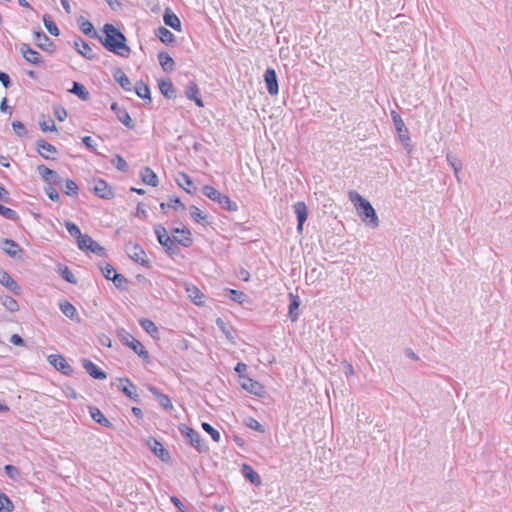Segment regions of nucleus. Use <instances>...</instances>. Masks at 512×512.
Masks as SVG:
<instances>
[{"instance_id":"1","label":"nucleus","mask_w":512,"mask_h":512,"mask_svg":"<svg viewBox=\"0 0 512 512\" xmlns=\"http://www.w3.org/2000/svg\"><path fill=\"white\" fill-rule=\"evenodd\" d=\"M103 36L97 39L109 51L121 57H129L131 49L126 44L125 35L113 24L106 23L102 28Z\"/></svg>"},{"instance_id":"2","label":"nucleus","mask_w":512,"mask_h":512,"mask_svg":"<svg viewBox=\"0 0 512 512\" xmlns=\"http://www.w3.org/2000/svg\"><path fill=\"white\" fill-rule=\"evenodd\" d=\"M349 199L354 203L361 219L372 228L379 226V219L371 203L363 198L358 192L350 191Z\"/></svg>"},{"instance_id":"3","label":"nucleus","mask_w":512,"mask_h":512,"mask_svg":"<svg viewBox=\"0 0 512 512\" xmlns=\"http://www.w3.org/2000/svg\"><path fill=\"white\" fill-rule=\"evenodd\" d=\"M118 337L124 345L131 348L143 361H150V354L144 345L124 328L118 330Z\"/></svg>"},{"instance_id":"4","label":"nucleus","mask_w":512,"mask_h":512,"mask_svg":"<svg viewBox=\"0 0 512 512\" xmlns=\"http://www.w3.org/2000/svg\"><path fill=\"white\" fill-rule=\"evenodd\" d=\"M203 194L209 198L210 200L217 202L221 208L227 211H237L238 205L236 202L232 201L227 195L219 192L211 185H205L202 188Z\"/></svg>"},{"instance_id":"5","label":"nucleus","mask_w":512,"mask_h":512,"mask_svg":"<svg viewBox=\"0 0 512 512\" xmlns=\"http://www.w3.org/2000/svg\"><path fill=\"white\" fill-rule=\"evenodd\" d=\"M179 431L183 436L189 439L190 445L193 446L198 452L203 453L208 451L209 448L203 442L199 432L185 424H181L179 426Z\"/></svg>"},{"instance_id":"6","label":"nucleus","mask_w":512,"mask_h":512,"mask_svg":"<svg viewBox=\"0 0 512 512\" xmlns=\"http://www.w3.org/2000/svg\"><path fill=\"white\" fill-rule=\"evenodd\" d=\"M125 252L130 259L141 264L142 266L148 267L149 261L145 259L146 253L144 249L137 243L127 242L125 244Z\"/></svg>"},{"instance_id":"7","label":"nucleus","mask_w":512,"mask_h":512,"mask_svg":"<svg viewBox=\"0 0 512 512\" xmlns=\"http://www.w3.org/2000/svg\"><path fill=\"white\" fill-rule=\"evenodd\" d=\"M36 169L41 179L47 184V186L62 185V178L57 171L48 168L44 164L38 165Z\"/></svg>"},{"instance_id":"8","label":"nucleus","mask_w":512,"mask_h":512,"mask_svg":"<svg viewBox=\"0 0 512 512\" xmlns=\"http://www.w3.org/2000/svg\"><path fill=\"white\" fill-rule=\"evenodd\" d=\"M92 184L90 190L99 198L109 200L114 197L112 187L105 180L97 178L92 181Z\"/></svg>"},{"instance_id":"9","label":"nucleus","mask_w":512,"mask_h":512,"mask_svg":"<svg viewBox=\"0 0 512 512\" xmlns=\"http://www.w3.org/2000/svg\"><path fill=\"white\" fill-rule=\"evenodd\" d=\"M47 360L50 365L64 375L70 376L74 372L72 366L67 362L65 357L60 354H51L48 356Z\"/></svg>"},{"instance_id":"10","label":"nucleus","mask_w":512,"mask_h":512,"mask_svg":"<svg viewBox=\"0 0 512 512\" xmlns=\"http://www.w3.org/2000/svg\"><path fill=\"white\" fill-rule=\"evenodd\" d=\"M391 117H392L395 129L398 133L400 141L402 142V144L404 146H408L409 142H410V136H409V131H408L407 127L405 126L403 119L395 111L391 112Z\"/></svg>"},{"instance_id":"11","label":"nucleus","mask_w":512,"mask_h":512,"mask_svg":"<svg viewBox=\"0 0 512 512\" xmlns=\"http://www.w3.org/2000/svg\"><path fill=\"white\" fill-rule=\"evenodd\" d=\"M19 50L27 62L36 66L44 65V61L41 54L36 50L32 49L29 44L22 43L20 45Z\"/></svg>"},{"instance_id":"12","label":"nucleus","mask_w":512,"mask_h":512,"mask_svg":"<svg viewBox=\"0 0 512 512\" xmlns=\"http://www.w3.org/2000/svg\"><path fill=\"white\" fill-rule=\"evenodd\" d=\"M171 233L173 235L172 238L175 239L177 244L183 246V247H190L193 243V239L191 237V231L187 227L183 228H173L171 230Z\"/></svg>"},{"instance_id":"13","label":"nucleus","mask_w":512,"mask_h":512,"mask_svg":"<svg viewBox=\"0 0 512 512\" xmlns=\"http://www.w3.org/2000/svg\"><path fill=\"white\" fill-rule=\"evenodd\" d=\"M119 382L118 388L123 394L134 402H140V395L137 393V388L129 378H120Z\"/></svg>"},{"instance_id":"14","label":"nucleus","mask_w":512,"mask_h":512,"mask_svg":"<svg viewBox=\"0 0 512 512\" xmlns=\"http://www.w3.org/2000/svg\"><path fill=\"white\" fill-rule=\"evenodd\" d=\"M34 40L41 50L49 53L55 52L56 45L42 30L34 32Z\"/></svg>"},{"instance_id":"15","label":"nucleus","mask_w":512,"mask_h":512,"mask_svg":"<svg viewBox=\"0 0 512 512\" xmlns=\"http://www.w3.org/2000/svg\"><path fill=\"white\" fill-rule=\"evenodd\" d=\"M264 82L266 89L271 96L277 95L279 92L278 78L273 68H267L264 72Z\"/></svg>"},{"instance_id":"16","label":"nucleus","mask_w":512,"mask_h":512,"mask_svg":"<svg viewBox=\"0 0 512 512\" xmlns=\"http://www.w3.org/2000/svg\"><path fill=\"white\" fill-rule=\"evenodd\" d=\"M147 445L153 451V453L161 459L163 462H169L171 459L170 453L166 448H164L163 444L159 442L157 439L150 437L147 440Z\"/></svg>"},{"instance_id":"17","label":"nucleus","mask_w":512,"mask_h":512,"mask_svg":"<svg viewBox=\"0 0 512 512\" xmlns=\"http://www.w3.org/2000/svg\"><path fill=\"white\" fill-rule=\"evenodd\" d=\"M111 110L116 114L118 120L127 128L133 129L135 127V124L128 111L125 108L120 107L118 103L113 102L111 104Z\"/></svg>"},{"instance_id":"18","label":"nucleus","mask_w":512,"mask_h":512,"mask_svg":"<svg viewBox=\"0 0 512 512\" xmlns=\"http://www.w3.org/2000/svg\"><path fill=\"white\" fill-rule=\"evenodd\" d=\"M294 213L297 218V231L301 233L303 231V225L308 217V208L302 201H298L293 205Z\"/></svg>"},{"instance_id":"19","label":"nucleus","mask_w":512,"mask_h":512,"mask_svg":"<svg viewBox=\"0 0 512 512\" xmlns=\"http://www.w3.org/2000/svg\"><path fill=\"white\" fill-rule=\"evenodd\" d=\"M82 365H83V368L86 370V372L92 378L97 379V380H104V379L107 378L106 372H104L102 369H100L91 360L83 359L82 360Z\"/></svg>"},{"instance_id":"20","label":"nucleus","mask_w":512,"mask_h":512,"mask_svg":"<svg viewBox=\"0 0 512 512\" xmlns=\"http://www.w3.org/2000/svg\"><path fill=\"white\" fill-rule=\"evenodd\" d=\"M241 380L240 384L244 390L254 395L261 396L263 386L258 381H255L248 376H241Z\"/></svg>"},{"instance_id":"21","label":"nucleus","mask_w":512,"mask_h":512,"mask_svg":"<svg viewBox=\"0 0 512 512\" xmlns=\"http://www.w3.org/2000/svg\"><path fill=\"white\" fill-rule=\"evenodd\" d=\"M3 251L12 258H20L22 249L17 242L12 239L5 238L1 242Z\"/></svg>"},{"instance_id":"22","label":"nucleus","mask_w":512,"mask_h":512,"mask_svg":"<svg viewBox=\"0 0 512 512\" xmlns=\"http://www.w3.org/2000/svg\"><path fill=\"white\" fill-rule=\"evenodd\" d=\"M74 48L77 52L82 55L84 58L88 60H93L95 58V54L90 47V45L83 40L81 37H77L74 41Z\"/></svg>"},{"instance_id":"23","label":"nucleus","mask_w":512,"mask_h":512,"mask_svg":"<svg viewBox=\"0 0 512 512\" xmlns=\"http://www.w3.org/2000/svg\"><path fill=\"white\" fill-rule=\"evenodd\" d=\"M0 283L14 294H20V286L6 271H0Z\"/></svg>"},{"instance_id":"24","label":"nucleus","mask_w":512,"mask_h":512,"mask_svg":"<svg viewBox=\"0 0 512 512\" xmlns=\"http://www.w3.org/2000/svg\"><path fill=\"white\" fill-rule=\"evenodd\" d=\"M176 182L180 187H182L189 194H193L196 191V187L194 185L193 180L191 179V177L188 174H186L184 172L178 173V175L176 177Z\"/></svg>"},{"instance_id":"25","label":"nucleus","mask_w":512,"mask_h":512,"mask_svg":"<svg viewBox=\"0 0 512 512\" xmlns=\"http://www.w3.org/2000/svg\"><path fill=\"white\" fill-rule=\"evenodd\" d=\"M185 95L189 100H193L198 107H203L204 103L201 97H199V88L194 81H190L187 84Z\"/></svg>"},{"instance_id":"26","label":"nucleus","mask_w":512,"mask_h":512,"mask_svg":"<svg viewBox=\"0 0 512 512\" xmlns=\"http://www.w3.org/2000/svg\"><path fill=\"white\" fill-rule=\"evenodd\" d=\"M36 148H37L38 153L44 159H50V157L47 153L56 154L58 152L57 148L54 145L48 143L44 139H38L36 141Z\"/></svg>"},{"instance_id":"27","label":"nucleus","mask_w":512,"mask_h":512,"mask_svg":"<svg viewBox=\"0 0 512 512\" xmlns=\"http://www.w3.org/2000/svg\"><path fill=\"white\" fill-rule=\"evenodd\" d=\"M77 24L79 26V29L85 34L87 35L88 37L90 38H96L98 37V33L97 31L95 30L93 24L88 20L86 19L85 17L83 16H80L78 19H77Z\"/></svg>"},{"instance_id":"28","label":"nucleus","mask_w":512,"mask_h":512,"mask_svg":"<svg viewBox=\"0 0 512 512\" xmlns=\"http://www.w3.org/2000/svg\"><path fill=\"white\" fill-rule=\"evenodd\" d=\"M113 78L125 91L132 90V83L121 68H115L113 70Z\"/></svg>"},{"instance_id":"29","label":"nucleus","mask_w":512,"mask_h":512,"mask_svg":"<svg viewBox=\"0 0 512 512\" xmlns=\"http://www.w3.org/2000/svg\"><path fill=\"white\" fill-rule=\"evenodd\" d=\"M163 21L166 26H169L176 31L181 30V21L179 17L175 13H173L169 8H166L164 12Z\"/></svg>"},{"instance_id":"30","label":"nucleus","mask_w":512,"mask_h":512,"mask_svg":"<svg viewBox=\"0 0 512 512\" xmlns=\"http://www.w3.org/2000/svg\"><path fill=\"white\" fill-rule=\"evenodd\" d=\"M89 413L91 418L98 424L107 427L112 428L113 424L104 416V414L101 412L100 409L97 407L91 406L89 407Z\"/></svg>"},{"instance_id":"31","label":"nucleus","mask_w":512,"mask_h":512,"mask_svg":"<svg viewBox=\"0 0 512 512\" xmlns=\"http://www.w3.org/2000/svg\"><path fill=\"white\" fill-rule=\"evenodd\" d=\"M140 176L141 180L147 185L156 187L159 184L157 174L150 167H144Z\"/></svg>"},{"instance_id":"32","label":"nucleus","mask_w":512,"mask_h":512,"mask_svg":"<svg viewBox=\"0 0 512 512\" xmlns=\"http://www.w3.org/2000/svg\"><path fill=\"white\" fill-rule=\"evenodd\" d=\"M158 60H159V63L161 65L162 69L165 72L170 73L175 69V62H174L173 58L169 55V53H167L165 51L159 52Z\"/></svg>"},{"instance_id":"33","label":"nucleus","mask_w":512,"mask_h":512,"mask_svg":"<svg viewBox=\"0 0 512 512\" xmlns=\"http://www.w3.org/2000/svg\"><path fill=\"white\" fill-rule=\"evenodd\" d=\"M59 309L61 310V312L69 319L71 320H76L77 322L80 321V319L78 318V314H77V310L76 308L74 307V305L72 303H70L69 301L67 300H64V301H61L59 303Z\"/></svg>"},{"instance_id":"34","label":"nucleus","mask_w":512,"mask_h":512,"mask_svg":"<svg viewBox=\"0 0 512 512\" xmlns=\"http://www.w3.org/2000/svg\"><path fill=\"white\" fill-rule=\"evenodd\" d=\"M242 475L252 484L258 486L261 484L260 475L248 464H243L241 469Z\"/></svg>"},{"instance_id":"35","label":"nucleus","mask_w":512,"mask_h":512,"mask_svg":"<svg viewBox=\"0 0 512 512\" xmlns=\"http://www.w3.org/2000/svg\"><path fill=\"white\" fill-rule=\"evenodd\" d=\"M289 300H290V303H289L288 315H289V318L291 319V321L294 322V321H297L299 318L298 309L300 306V300H299V297L297 295H294L293 293H289Z\"/></svg>"},{"instance_id":"36","label":"nucleus","mask_w":512,"mask_h":512,"mask_svg":"<svg viewBox=\"0 0 512 512\" xmlns=\"http://www.w3.org/2000/svg\"><path fill=\"white\" fill-rule=\"evenodd\" d=\"M70 93L76 95L79 99L87 101L90 98V93L86 87L77 81H73L72 88L68 90Z\"/></svg>"},{"instance_id":"37","label":"nucleus","mask_w":512,"mask_h":512,"mask_svg":"<svg viewBox=\"0 0 512 512\" xmlns=\"http://www.w3.org/2000/svg\"><path fill=\"white\" fill-rule=\"evenodd\" d=\"M159 90L163 96L167 99H173L176 97V90L173 83L170 80H161L158 83Z\"/></svg>"},{"instance_id":"38","label":"nucleus","mask_w":512,"mask_h":512,"mask_svg":"<svg viewBox=\"0 0 512 512\" xmlns=\"http://www.w3.org/2000/svg\"><path fill=\"white\" fill-rule=\"evenodd\" d=\"M155 35L165 45H170L175 42V35L163 26H160L158 29H156Z\"/></svg>"},{"instance_id":"39","label":"nucleus","mask_w":512,"mask_h":512,"mask_svg":"<svg viewBox=\"0 0 512 512\" xmlns=\"http://www.w3.org/2000/svg\"><path fill=\"white\" fill-rule=\"evenodd\" d=\"M139 324L142 327V329L147 332L151 337L158 338L159 337V330L155 323L148 319V318H141L139 320Z\"/></svg>"},{"instance_id":"40","label":"nucleus","mask_w":512,"mask_h":512,"mask_svg":"<svg viewBox=\"0 0 512 512\" xmlns=\"http://www.w3.org/2000/svg\"><path fill=\"white\" fill-rule=\"evenodd\" d=\"M134 91L137 94V96L140 97L141 99L148 100L149 102L152 101L150 88L143 81H138L136 83V85L134 87Z\"/></svg>"},{"instance_id":"41","label":"nucleus","mask_w":512,"mask_h":512,"mask_svg":"<svg viewBox=\"0 0 512 512\" xmlns=\"http://www.w3.org/2000/svg\"><path fill=\"white\" fill-rule=\"evenodd\" d=\"M186 291L188 293V297L195 305L200 306L203 304L202 299L204 297V294L200 291L199 288H197L194 285H191L186 288Z\"/></svg>"},{"instance_id":"42","label":"nucleus","mask_w":512,"mask_h":512,"mask_svg":"<svg viewBox=\"0 0 512 512\" xmlns=\"http://www.w3.org/2000/svg\"><path fill=\"white\" fill-rule=\"evenodd\" d=\"M191 218L199 224L205 225L207 223L208 216L203 213L198 207L192 205L189 208Z\"/></svg>"},{"instance_id":"43","label":"nucleus","mask_w":512,"mask_h":512,"mask_svg":"<svg viewBox=\"0 0 512 512\" xmlns=\"http://www.w3.org/2000/svg\"><path fill=\"white\" fill-rule=\"evenodd\" d=\"M165 240H166V243L164 245H162V247L164 248L165 252L169 256L178 255L180 253V249L176 245L177 242L175 241V239L170 237V238H165Z\"/></svg>"},{"instance_id":"44","label":"nucleus","mask_w":512,"mask_h":512,"mask_svg":"<svg viewBox=\"0 0 512 512\" xmlns=\"http://www.w3.org/2000/svg\"><path fill=\"white\" fill-rule=\"evenodd\" d=\"M43 23H44L45 28L51 35L58 36L60 34V30H59L58 26L56 25V23L53 20H51L49 15L45 14L43 16Z\"/></svg>"},{"instance_id":"45","label":"nucleus","mask_w":512,"mask_h":512,"mask_svg":"<svg viewBox=\"0 0 512 512\" xmlns=\"http://www.w3.org/2000/svg\"><path fill=\"white\" fill-rule=\"evenodd\" d=\"M63 192L68 196H77L79 192V187L75 183V181L71 179H66L63 187Z\"/></svg>"},{"instance_id":"46","label":"nucleus","mask_w":512,"mask_h":512,"mask_svg":"<svg viewBox=\"0 0 512 512\" xmlns=\"http://www.w3.org/2000/svg\"><path fill=\"white\" fill-rule=\"evenodd\" d=\"M226 296L230 300L235 301L239 304L243 303L246 298V294L244 292L235 289H226Z\"/></svg>"},{"instance_id":"47","label":"nucleus","mask_w":512,"mask_h":512,"mask_svg":"<svg viewBox=\"0 0 512 512\" xmlns=\"http://www.w3.org/2000/svg\"><path fill=\"white\" fill-rule=\"evenodd\" d=\"M154 232H155L156 238L161 246L166 243L165 238H170V236L167 233L166 228L164 226H162L161 224L154 226Z\"/></svg>"},{"instance_id":"48","label":"nucleus","mask_w":512,"mask_h":512,"mask_svg":"<svg viewBox=\"0 0 512 512\" xmlns=\"http://www.w3.org/2000/svg\"><path fill=\"white\" fill-rule=\"evenodd\" d=\"M167 207H171L173 208L174 210H178V209H184L185 206L184 204L181 202L180 198L175 196L173 198L170 199V201L168 203H164L162 202L160 204V208L164 211Z\"/></svg>"},{"instance_id":"49","label":"nucleus","mask_w":512,"mask_h":512,"mask_svg":"<svg viewBox=\"0 0 512 512\" xmlns=\"http://www.w3.org/2000/svg\"><path fill=\"white\" fill-rule=\"evenodd\" d=\"M99 268L103 274V276L107 279V280H111L112 276L117 273V271L114 269V267L107 263V262H101L99 263Z\"/></svg>"},{"instance_id":"50","label":"nucleus","mask_w":512,"mask_h":512,"mask_svg":"<svg viewBox=\"0 0 512 512\" xmlns=\"http://www.w3.org/2000/svg\"><path fill=\"white\" fill-rule=\"evenodd\" d=\"M59 273L61 277L66 280L67 282L71 284L77 283V278L74 276V274L71 272V270L67 266H60L59 267Z\"/></svg>"},{"instance_id":"51","label":"nucleus","mask_w":512,"mask_h":512,"mask_svg":"<svg viewBox=\"0 0 512 512\" xmlns=\"http://www.w3.org/2000/svg\"><path fill=\"white\" fill-rule=\"evenodd\" d=\"M446 159L451 168L453 169L455 176L458 178V174L462 169L461 161L451 154H447Z\"/></svg>"},{"instance_id":"52","label":"nucleus","mask_w":512,"mask_h":512,"mask_svg":"<svg viewBox=\"0 0 512 512\" xmlns=\"http://www.w3.org/2000/svg\"><path fill=\"white\" fill-rule=\"evenodd\" d=\"M4 471L10 479H12L14 481H18L20 479V476H21L20 471L14 465L6 464L4 466Z\"/></svg>"},{"instance_id":"53","label":"nucleus","mask_w":512,"mask_h":512,"mask_svg":"<svg viewBox=\"0 0 512 512\" xmlns=\"http://www.w3.org/2000/svg\"><path fill=\"white\" fill-rule=\"evenodd\" d=\"M92 237H90L88 234H82L77 239V246L82 251H88L89 245L92 244Z\"/></svg>"},{"instance_id":"54","label":"nucleus","mask_w":512,"mask_h":512,"mask_svg":"<svg viewBox=\"0 0 512 512\" xmlns=\"http://www.w3.org/2000/svg\"><path fill=\"white\" fill-rule=\"evenodd\" d=\"M202 428H203V430L206 433H208L211 436V438L215 442H219L220 441V438H221L220 432L218 430H216L212 425H210L207 422H203L202 423Z\"/></svg>"},{"instance_id":"55","label":"nucleus","mask_w":512,"mask_h":512,"mask_svg":"<svg viewBox=\"0 0 512 512\" xmlns=\"http://www.w3.org/2000/svg\"><path fill=\"white\" fill-rule=\"evenodd\" d=\"M244 422H245V425L252 430H255L260 433L265 432L264 426L262 424H260L255 418L248 417L245 419Z\"/></svg>"},{"instance_id":"56","label":"nucleus","mask_w":512,"mask_h":512,"mask_svg":"<svg viewBox=\"0 0 512 512\" xmlns=\"http://www.w3.org/2000/svg\"><path fill=\"white\" fill-rule=\"evenodd\" d=\"M112 164L119 171L126 172L128 170V164L126 160L118 154L115 155L114 159L112 160Z\"/></svg>"},{"instance_id":"57","label":"nucleus","mask_w":512,"mask_h":512,"mask_svg":"<svg viewBox=\"0 0 512 512\" xmlns=\"http://www.w3.org/2000/svg\"><path fill=\"white\" fill-rule=\"evenodd\" d=\"M0 215L5 217L6 219L13 220V221H15L19 218L18 214L15 210L5 207L2 204H0Z\"/></svg>"},{"instance_id":"58","label":"nucleus","mask_w":512,"mask_h":512,"mask_svg":"<svg viewBox=\"0 0 512 512\" xmlns=\"http://www.w3.org/2000/svg\"><path fill=\"white\" fill-rule=\"evenodd\" d=\"M111 281L118 289H125L126 284L128 283V280L125 278V276L119 273H115L112 276Z\"/></svg>"},{"instance_id":"59","label":"nucleus","mask_w":512,"mask_h":512,"mask_svg":"<svg viewBox=\"0 0 512 512\" xmlns=\"http://www.w3.org/2000/svg\"><path fill=\"white\" fill-rule=\"evenodd\" d=\"M88 251L94 253L99 257L106 256V249L94 240H92V244L89 245Z\"/></svg>"},{"instance_id":"60","label":"nucleus","mask_w":512,"mask_h":512,"mask_svg":"<svg viewBox=\"0 0 512 512\" xmlns=\"http://www.w3.org/2000/svg\"><path fill=\"white\" fill-rule=\"evenodd\" d=\"M65 227H66L68 233L72 237H75L76 239H78L82 235L79 227L73 222H70V221L65 222Z\"/></svg>"},{"instance_id":"61","label":"nucleus","mask_w":512,"mask_h":512,"mask_svg":"<svg viewBox=\"0 0 512 512\" xmlns=\"http://www.w3.org/2000/svg\"><path fill=\"white\" fill-rule=\"evenodd\" d=\"M12 128L19 137H23L27 134V129L25 125L19 120H15L12 122Z\"/></svg>"},{"instance_id":"62","label":"nucleus","mask_w":512,"mask_h":512,"mask_svg":"<svg viewBox=\"0 0 512 512\" xmlns=\"http://www.w3.org/2000/svg\"><path fill=\"white\" fill-rule=\"evenodd\" d=\"M216 325L226 335V337L229 340L233 339V336H232L231 331H230V327L227 325V323L223 319L217 318Z\"/></svg>"},{"instance_id":"63","label":"nucleus","mask_w":512,"mask_h":512,"mask_svg":"<svg viewBox=\"0 0 512 512\" xmlns=\"http://www.w3.org/2000/svg\"><path fill=\"white\" fill-rule=\"evenodd\" d=\"M44 192L51 201H59L60 195L54 186H45Z\"/></svg>"},{"instance_id":"64","label":"nucleus","mask_w":512,"mask_h":512,"mask_svg":"<svg viewBox=\"0 0 512 512\" xmlns=\"http://www.w3.org/2000/svg\"><path fill=\"white\" fill-rule=\"evenodd\" d=\"M3 304L11 312H15L19 309L18 302L10 296L5 297Z\"/></svg>"}]
</instances>
